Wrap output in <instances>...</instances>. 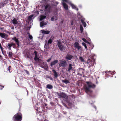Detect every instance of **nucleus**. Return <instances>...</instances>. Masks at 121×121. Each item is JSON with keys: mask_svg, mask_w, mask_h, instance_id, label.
Segmentation results:
<instances>
[{"mask_svg": "<svg viewBox=\"0 0 121 121\" xmlns=\"http://www.w3.org/2000/svg\"><path fill=\"white\" fill-rule=\"evenodd\" d=\"M86 82L87 85L84 86V89L86 92L89 94L92 91L91 89L95 88V86L91 82Z\"/></svg>", "mask_w": 121, "mask_h": 121, "instance_id": "nucleus-1", "label": "nucleus"}, {"mask_svg": "<svg viewBox=\"0 0 121 121\" xmlns=\"http://www.w3.org/2000/svg\"><path fill=\"white\" fill-rule=\"evenodd\" d=\"M85 63L86 64H87L89 68L91 67V66H93L95 64V59L94 58L91 57L87 59Z\"/></svg>", "mask_w": 121, "mask_h": 121, "instance_id": "nucleus-2", "label": "nucleus"}, {"mask_svg": "<svg viewBox=\"0 0 121 121\" xmlns=\"http://www.w3.org/2000/svg\"><path fill=\"white\" fill-rule=\"evenodd\" d=\"M22 115L20 113H18L13 117V120L14 121H21L22 119Z\"/></svg>", "mask_w": 121, "mask_h": 121, "instance_id": "nucleus-3", "label": "nucleus"}, {"mask_svg": "<svg viewBox=\"0 0 121 121\" xmlns=\"http://www.w3.org/2000/svg\"><path fill=\"white\" fill-rule=\"evenodd\" d=\"M56 93L60 98H62L66 99L67 97V96L66 94L63 92H57Z\"/></svg>", "mask_w": 121, "mask_h": 121, "instance_id": "nucleus-4", "label": "nucleus"}, {"mask_svg": "<svg viewBox=\"0 0 121 121\" xmlns=\"http://www.w3.org/2000/svg\"><path fill=\"white\" fill-rule=\"evenodd\" d=\"M40 53H35V57L34 60L36 62L39 61L40 58L42 57V56L40 55Z\"/></svg>", "mask_w": 121, "mask_h": 121, "instance_id": "nucleus-5", "label": "nucleus"}, {"mask_svg": "<svg viewBox=\"0 0 121 121\" xmlns=\"http://www.w3.org/2000/svg\"><path fill=\"white\" fill-rule=\"evenodd\" d=\"M57 45L60 50L61 51L63 50L64 49V46L63 45L62 43L60 41H58Z\"/></svg>", "mask_w": 121, "mask_h": 121, "instance_id": "nucleus-6", "label": "nucleus"}, {"mask_svg": "<svg viewBox=\"0 0 121 121\" xmlns=\"http://www.w3.org/2000/svg\"><path fill=\"white\" fill-rule=\"evenodd\" d=\"M13 46V48H15L16 47V45L15 43H8V47L9 50H11V47Z\"/></svg>", "mask_w": 121, "mask_h": 121, "instance_id": "nucleus-7", "label": "nucleus"}, {"mask_svg": "<svg viewBox=\"0 0 121 121\" xmlns=\"http://www.w3.org/2000/svg\"><path fill=\"white\" fill-rule=\"evenodd\" d=\"M105 73H106V75L107 76H108V75H109V74L111 75L114 74L115 73V71L111 72L110 71H106L105 72Z\"/></svg>", "mask_w": 121, "mask_h": 121, "instance_id": "nucleus-8", "label": "nucleus"}, {"mask_svg": "<svg viewBox=\"0 0 121 121\" xmlns=\"http://www.w3.org/2000/svg\"><path fill=\"white\" fill-rule=\"evenodd\" d=\"M66 63V62L65 61L61 60L59 65L60 67L65 66Z\"/></svg>", "mask_w": 121, "mask_h": 121, "instance_id": "nucleus-9", "label": "nucleus"}, {"mask_svg": "<svg viewBox=\"0 0 121 121\" xmlns=\"http://www.w3.org/2000/svg\"><path fill=\"white\" fill-rule=\"evenodd\" d=\"M6 35H7L4 33L0 32V37H1L2 38L5 39L6 38Z\"/></svg>", "mask_w": 121, "mask_h": 121, "instance_id": "nucleus-10", "label": "nucleus"}, {"mask_svg": "<svg viewBox=\"0 0 121 121\" xmlns=\"http://www.w3.org/2000/svg\"><path fill=\"white\" fill-rule=\"evenodd\" d=\"M62 4L63 6V7L66 10H68V6L67 4L63 2L62 3Z\"/></svg>", "mask_w": 121, "mask_h": 121, "instance_id": "nucleus-11", "label": "nucleus"}, {"mask_svg": "<svg viewBox=\"0 0 121 121\" xmlns=\"http://www.w3.org/2000/svg\"><path fill=\"white\" fill-rule=\"evenodd\" d=\"M13 39L15 42L18 46H19V42L18 39L16 37H15L13 38Z\"/></svg>", "mask_w": 121, "mask_h": 121, "instance_id": "nucleus-12", "label": "nucleus"}, {"mask_svg": "<svg viewBox=\"0 0 121 121\" xmlns=\"http://www.w3.org/2000/svg\"><path fill=\"white\" fill-rule=\"evenodd\" d=\"M12 22L14 25H15L17 24L18 22L16 19L15 18H14L12 20Z\"/></svg>", "mask_w": 121, "mask_h": 121, "instance_id": "nucleus-13", "label": "nucleus"}, {"mask_svg": "<svg viewBox=\"0 0 121 121\" xmlns=\"http://www.w3.org/2000/svg\"><path fill=\"white\" fill-rule=\"evenodd\" d=\"M58 62V60H55L54 61H53L50 64V65L51 66H52L53 65H54L55 64L57 63Z\"/></svg>", "mask_w": 121, "mask_h": 121, "instance_id": "nucleus-14", "label": "nucleus"}, {"mask_svg": "<svg viewBox=\"0 0 121 121\" xmlns=\"http://www.w3.org/2000/svg\"><path fill=\"white\" fill-rule=\"evenodd\" d=\"M71 6L73 9H74L77 11L78 10V9L75 6L74 4H71Z\"/></svg>", "mask_w": 121, "mask_h": 121, "instance_id": "nucleus-15", "label": "nucleus"}, {"mask_svg": "<svg viewBox=\"0 0 121 121\" xmlns=\"http://www.w3.org/2000/svg\"><path fill=\"white\" fill-rule=\"evenodd\" d=\"M72 58V56L70 55H68L66 56V59L69 60H70Z\"/></svg>", "mask_w": 121, "mask_h": 121, "instance_id": "nucleus-16", "label": "nucleus"}, {"mask_svg": "<svg viewBox=\"0 0 121 121\" xmlns=\"http://www.w3.org/2000/svg\"><path fill=\"white\" fill-rule=\"evenodd\" d=\"M46 17V16L44 15H42L40 16V20L42 21L43 19H44Z\"/></svg>", "mask_w": 121, "mask_h": 121, "instance_id": "nucleus-17", "label": "nucleus"}, {"mask_svg": "<svg viewBox=\"0 0 121 121\" xmlns=\"http://www.w3.org/2000/svg\"><path fill=\"white\" fill-rule=\"evenodd\" d=\"M34 15L33 14H32L30 15L28 17V19L29 21H31L32 19V17H33Z\"/></svg>", "mask_w": 121, "mask_h": 121, "instance_id": "nucleus-18", "label": "nucleus"}, {"mask_svg": "<svg viewBox=\"0 0 121 121\" xmlns=\"http://www.w3.org/2000/svg\"><path fill=\"white\" fill-rule=\"evenodd\" d=\"M46 24L44 21H42L40 22V26L42 27L43 26L46 25Z\"/></svg>", "mask_w": 121, "mask_h": 121, "instance_id": "nucleus-19", "label": "nucleus"}, {"mask_svg": "<svg viewBox=\"0 0 121 121\" xmlns=\"http://www.w3.org/2000/svg\"><path fill=\"white\" fill-rule=\"evenodd\" d=\"M50 31L48 30L45 31L44 30H43L42 31V33H43L44 34H48L50 33Z\"/></svg>", "mask_w": 121, "mask_h": 121, "instance_id": "nucleus-20", "label": "nucleus"}, {"mask_svg": "<svg viewBox=\"0 0 121 121\" xmlns=\"http://www.w3.org/2000/svg\"><path fill=\"white\" fill-rule=\"evenodd\" d=\"M62 82H63L65 83L66 84L69 83V80L65 79L62 80Z\"/></svg>", "mask_w": 121, "mask_h": 121, "instance_id": "nucleus-21", "label": "nucleus"}, {"mask_svg": "<svg viewBox=\"0 0 121 121\" xmlns=\"http://www.w3.org/2000/svg\"><path fill=\"white\" fill-rule=\"evenodd\" d=\"M52 71L54 73L55 77L56 78L58 76L57 74L56 71L54 69H53L52 70Z\"/></svg>", "mask_w": 121, "mask_h": 121, "instance_id": "nucleus-22", "label": "nucleus"}, {"mask_svg": "<svg viewBox=\"0 0 121 121\" xmlns=\"http://www.w3.org/2000/svg\"><path fill=\"white\" fill-rule=\"evenodd\" d=\"M81 22L82 24L83 25L84 27H86V25L84 21L83 20H82Z\"/></svg>", "mask_w": 121, "mask_h": 121, "instance_id": "nucleus-23", "label": "nucleus"}, {"mask_svg": "<svg viewBox=\"0 0 121 121\" xmlns=\"http://www.w3.org/2000/svg\"><path fill=\"white\" fill-rule=\"evenodd\" d=\"M47 87L49 89H51L52 88V86L51 85L48 84L47 86Z\"/></svg>", "mask_w": 121, "mask_h": 121, "instance_id": "nucleus-24", "label": "nucleus"}, {"mask_svg": "<svg viewBox=\"0 0 121 121\" xmlns=\"http://www.w3.org/2000/svg\"><path fill=\"white\" fill-rule=\"evenodd\" d=\"M72 65L71 64H69L68 71H69L70 70L72 69Z\"/></svg>", "mask_w": 121, "mask_h": 121, "instance_id": "nucleus-25", "label": "nucleus"}, {"mask_svg": "<svg viewBox=\"0 0 121 121\" xmlns=\"http://www.w3.org/2000/svg\"><path fill=\"white\" fill-rule=\"evenodd\" d=\"M80 29L81 32V33H82L83 32V28L81 25H80Z\"/></svg>", "mask_w": 121, "mask_h": 121, "instance_id": "nucleus-26", "label": "nucleus"}, {"mask_svg": "<svg viewBox=\"0 0 121 121\" xmlns=\"http://www.w3.org/2000/svg\"><path fill=\"white\" fill-rule=\"evenodd\" d=\"M79 45V43L77 42H76L74 44V46L75 47H76L77 46H78Z\"/></svg>", "mask_w": 121, "mask_h": 121, "instance_id": "nucleus-27", "label": "nucleus"}, {"mask_svg": "<svg viewBox=\"0 0 121 121\" xmlns=\"http://www.w3.org/2000/svg\"><path fill=\"white\" fill-rule=\"evenodd\" d=\"M82 39L84 42L89 43V44L90 43L89 42H87L86 39L85 38H82Z\"/></svg>", "mask_w": 121, "mask_h": 121, "instance_id": "nucleus-28", "label": "nucleus"}, {"mask_svg": "<svg viewBox=\"0 0 121 121\" xmlns=\"http://www.w3.org/2000/svg\"><path fill=\"white\" fill-rule=\"evenodd\" d=\"M52 41L51 39H49L48 42V44H51L52 42Z\"/></svg>", "mask_w": 121, "mask_h": 121, "instance_id": "nucleus-29", "label": "nucleus"}, {"mask_svg": "<svg viewBox=\"0 0 121 121\" xmlns=\"http://www.w3.org/2000/svg\"><path fill=\"white\" fill-rule=\"evenodd\" d=\"M4 6V4L3 3H0V7H3Z\"/></svg>", "mask_w": 121, "mask_h": 121, "instance_id": "nucleus-30", "label": "nucleus"}, {"mask_svg": "<svg viewBox=\"0 0 121 121\" xmlns=\"http://www.w3.org/2000/svg\"><path fill=\"white\" fill-rule=\"evenodd\" d=\"M82 44L84 46L85 48L86 49L87 48V46L86 45V44L85 43L83 42L82 43Z\"/></svg>", "mask_w": 121, "mask_h": 121, "instance_id": "nucleus-31", "label": "nucleus"}, {"mask_svg": "<svg viewBox=\"0 0 121 121\" xmlns=\"http://www.w3.org/2000/svg\"><path fill=\"white\" fill-rule=\"evenodd\" d=\"M80 60L82 62H84V60L83 58L82 57H79Z\"/></svg>", "mask_w": 121, "mask_h": 121, "instance_id": "nucleus-32", "label": "nucleus"}, {"mask_svg": "<svg viewBox=\"0 0 121 121\" xmlns=\"http://www.w3.org/2000/svg\"><path fill=\"white\" fill-rule=\"evenodd\" d=\"M28 36L30 39L31 40L32 39L33 37L31 35L29 34V35Z\"/></svg>", "mask_w": 121, "mask_h": 121, "instance_id": "nucleus-33", "label": "nucleus"}, {"mask_svg": "<svg viewBox=\"0 0 121 121\" xmlns=\"http://www.w3.org/2000/svg\"><path fill=\"white\" fill-rule=\"evenodd\" d=\"M43 118H42L41 119V118H39V119L40 120V121H45V119L44 118V117H43Z\"/></svg>", "mask_w": 121, "mask_h": 121, "instance_id": "nucleus-34", "label": "nucleus"}, {"mask_svg": "<svg viewBox=\"0 0 121 121\" xmlns=\"http://www.w3.org/2000/svg\"><path fill=\"white\" fill-rule=\"evenodd\" d=\"M8 56L9 58H11L12 56V53H8Z\"/></svg>", "mask_w": 121, "mask_h": 121, "instance_id": "nucleus-35", "label": "nucleus"}, {"mask_svg": "<svg viewBox=\"0 0 121 121\" xmlns=\"http://www.w3.org/2000/svg\"><path fill=\"white\" fill-rule=\"evenodd\" d=\"M75 48H77L78 50H79L80 49L81 47L80 46H77V47H75Z\"/></svg>", "mask_w": 121, "mask_h": 121, "instance_id": "nucleus-36", "label": "nucleus"}, {"mask_svg": "<svg viewBox=\"0 0 121 121\" xmlns=\"http://www.w3.org/2000/svg\"><path fill=\"white\" fill-rule=\"evenodd\" d=\"M54 17L52 16L51 18V20L52 21H53L54 20Z\"/></svg>", "mask_w": 121, "mask_h": 121, "instance_id": "nucleus-37", "label": "nucleus"}, {"mask_svg": "<svg viewBox=\"0 0 121 121\" xmlns=\"http://www.w3.org/2000/svg\"><path fill=\"white\" fill-rule=\"evenodd\" d=\"M0 48L1 50L2 51V53H3V48L1 46H0Z\"/></svg>", "mask_w": 121, "mask_h": 121, "instance_id": "nucleus-38", "label": "nucleus"}, {"mask_svg": "<svg viewBox=\"0 0 121 121\" xmlns=\"http://www.w3.org/2000/svg\"><path fill=\"white\" fill-rule=\"evenodd\" d=\"M11 68V66H9L8 68V70L9 72H10V69Z\"/></svg>", "mask_w": 121, "mask_h": 121, "instance_id": "nucleus-39", "label": "nucleus"}, {"mask_svg": "<svg viewBox=\"0 0 121 121\" xmlns=\"http://www.w3.org/2000/svg\"><path fill=\"white\" fill-rule=\"evenodd\" d=\"M51 58H49V59H48V60H47V62H49L50 61V60H51Z\"/></svg>", "mask_w": 121, "mask_h": 121, "instance_id": "nucleus-40", "label": "nucleus"}, {"mask_svg": "<svg viewBox=\"0 0 121 121\" xmlns=\"http://www.w3.org/2000/svg\"><path fill=\"white\" fill-rule=\"evenodd\" d=\"M25 71L26 72V73H27V74H29V73L28 71H27L26 70Z\"/></svg>", "mask_w": 121, "mask_h": 121, "instance_id": "nucleus-41", "label": "nucleus"}, {"mask_svg": "<svg viewBox=\"0 0 121 121\" xmlns=\"http://www.w3.org/2000/svg\"><path fill=\"white\" fill-rule=\"evenodd\" d=\"M11 28L12 29H13V30L14 29V26H13L11 27Z\"/></svg>", "mask_w": 121, "mask_h": 121, "instance_id": "nucleus-42", "label": "nucleus"}, {"mask_svg": "<svg viewBox=\"0 0 121 121\" xmlns=\"http://www.w3.org/2000/svg\"><path fill=\"white\" fill-rule=\"evenodd\" d=\"M4 28H3L1 27H0V29L1 30H3V29Z\"/></svg>", "mask_w": 121, "mask_h": 121, "instance_id": "nucleus-43", "label": "nucleus"}, {"mask_svg": "<svg viewBox=\"0 0 121 121\" xmlns=\"http://www.w3.org/2000/svg\"><path fill=\"white\" fill-rule=\"evenodd\" d=\"M48 6H45V9H47V8Z\"/></svg>", "mask_w": 121, "mask_h": 121, "instance_id": "nucleus-44", "label": "nucleus"}, {"mask_svg": "<svg viewBox=\"0 0 121 121\" xmlns=\"http://www.w3.org/2000/svg\"><path fill=\"white\" fill-rule=\"evenodd\" d=\"M27 34H29H29H30V33H29V32H27Z\"/></svg>", "mask_w": 121, "mask_h": 121, "instance_id": "nucleus-45", "label": "nucleus"}, {"mask_svg": "<svg viewBox=\"0 0 121 121\" xmlns=\"http://www.w3.org/2000/svg\"><path fill=\"white\" fill-rule=\"evenodd\" d=\"M34 53H37L36 51H35L34 52Z\"/></svg>", "mask_w": 121, "mask_h": 121, "instance_id": "nucleus-46", "label": "nucleus"}, {"mask_svg": "<svg viewBox=\"0 0 121 121\" xmlns=\"http://www.w3.org/2000/svg\"><path fill=\"white\" fill-rule=\"evenodd\" d=\"M94 107L95 108V109H96V107H95V106H94Z\"/></svg>", "mask_w": 121, "mask_h": 121, "instance_id": "nucleus-47", "label": "nucleus"}, {"mask_svg": "<svg viewBox=\"0 0 121 121\" xmlns=\"http://www.w3.org/2000/svg\"><path fill=\"white\" fill-rule=\"evenodd\" d=\"M1 56L0 55V59H1Z\"/></svg>", "mask_w": 121, "mask_h": 121, "instance_id": "nucleus-48", "label": "nucleus"}, {"mask_svg": "<svg viewBox=\"0 0 121 121\" xmlns=\"http://www.w3.org/2000/svg\"><path fill=\"white\" fill-rule=\"evenodd\" d=\"M27 57L28 58H30V57H29V56H27Z\"/></svg>", "mask_w": 121, "mask_h": 121, "instance_id": "nucleus-49", "label": "nucleus"}, {"mask_svg": "<svg viewBox=\"0 0 121 121\" xmlns=\"http://www.w3.org/2000/svg\"><path fill=\"white\" fill-rule=\"evenodd\" d=\"M9 53H11V52H9ZM11 53H12V52H11Z\"/></svg>", "mask_w": 121, "mask_h": 121, "instance_id": "nucleus-50", "label": "nucleus"}, {"mask_svg": "<svg viewBox=\"0 0 121 121\" xmlns=\"http://www.w3.org/2000/svg\"><path fill=\"white\" fill-rule=\"evenodd\" d=\"M3 87H4V86H3Z\"/></svg>", "mask_w": 121, "mask_h": 121, "instance_id": "nucleus-51", "label": "nucleus"}, {"mask_svg": "<svg viewBox=\"0 0 121 121\" xmlns=\"http://www.w3.org/2000/svg\"><path fill=\"white\" fill-rule=\"evenodd\" d=\"M3 54H5V53H3Z\"/></svg>", "mask_w": 121, "mask_h": 121, "instance_id": "nucleus-52", "label": "nucleus"}, {"mask_svg": "<svg viewBox=\"0 0 121 121\" xmlns=\"http://www.w3.org/2000/svg\"><path fill=\"white\" fill-rule=\"evenodd\" d=\"M63 22V21H62V22Z\"/></svg>", "mask_w": 121, "mask_h": 121, "instance_id": "nucleus-53", "label": "nucleus"}, {"mask_svg": "<svg viewBox=\"0 0 121 121\" xmlns=\"http://www.w3.org/2000/svg\"><path fill=\"white\" fill-rule=\"evenodd\" d=\"M0 8H1V7H0Z\"/></svg>", "mask_w": 121, "mask_h": 121, "instance_id": "nucleus-54", "label": "nucleus"}]
</instances>
